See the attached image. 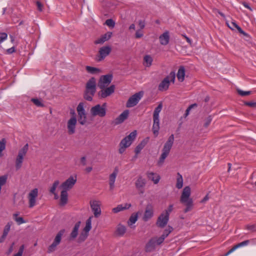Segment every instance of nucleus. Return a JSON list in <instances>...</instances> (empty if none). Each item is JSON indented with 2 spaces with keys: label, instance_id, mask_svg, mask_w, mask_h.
Returning a JSON list of instances; mask_svg holds the SVG:
<instances>
[{
  "label": "nucleus",
  "instance_id": "53",
  "mask_svg": "<svg viewBox=\"0 0 256 256\" xmlns=\"http://www.w3.org/2000/svg\"><path fill=\"white\" fill-rule=\"evenodd\" d=\"M88 234L85 233L84 232H82L79 236V238H78L79 242L84 241L88 237Z\"/></svg>",
  "mask_w": 256,
  "mask_h": 256
},
{
  "label": "nucleus",
  "instance_id": "59",
  "mask_svg": "<svg viewBox=\"0 0 256 256\" xmlns=\"http://www.w3.org/2000/svg\"><path fill=\"white\" fill-rule=\"evenodd\" d=\"M138 24L139 26L140 27V30H142L145 27V22L142 20H138Z\"/></svg>",
  "mask_w": 256,
  "mask_h": 256
},
{
  "label": "nucleus",
  "instance_id": "32",
  "mask_svg": "<svg viewBox=\"0 0 256 256\" xmlns=\"http://www.w3.org/2000/svg\"><path fill=\"white\" fill-rule=\"evenodd\" d=\"M80 222H78L75 224L74 228H73V230L70 234V238H75L77 236L78 234V230L80 226Z\"/></svg>",
  "mask_w": 256,
  "mask_h": 256
},
{
  "label": "nucleus",
  "instance_id": "33",
  "mask_svg": "<svg viewBox=\"0 0 256 256\" xmlns=\"http://www.w3.org/2000/svg\"><path fill=\"white\" fill-rule=\"evenodd\" d=\"M92 216H90L86 221V226L84 228L83 231L85 233L88 234V232L92 228Z\"/></svg>",
  "mask_w": 256,
  "mask_h": 256
},
{
  "label": "nucleus",
  "instance_id": "1",
  "mask_svg": "<svg viewBox=\"0 0 256 256\" xmlns=\"http://www.w3.org/2000/svg\"><path fill=\"white\" fill-rule=\"evenodd\" d=\"M190 190H191L189 186L184 187L180 198V202L186 206V208L184 210V213L190 212L193 208V201L190 198Z\"/></svg>",
  "mask_w": 256,
  "mask_h": 256
},
{
  "label": "nucleus",
  "instance_id": "41",
  "mask_svg": "<svg viewBox=\"0 0 256 256\" xmlns=\"http://www.w3.org/2000/svg\"><path fill=\"white\" fill-rule=\"evenodd\" d=\"M144 60L146 63V66H151L153 60L150 56L146 55V56H144Z\"/></svg>",
  "mask_w": 256,
  "mask_h": 256
},
{
  "label": "nucleus",
  "instance_id": "10",
  "mask_svg": "<svg viewBox=\"0 0 256 256\" xmlns=\"http://www.w3.org/2000/svg\"><path fill=\"white\" fill-rule=\"evenodd\" d=\"M112 48L109 46H104L100 48L98 54L96 56V60L100 62L102 60L111 52Z\"/></svg>",
  "mask_w": 256,
  "mask_h": 256
},
{
  "label": "nucleus",
  "instance_id": "36",
  "mask_svg": "<svg viewBox=\"0 0 256 256\" xmlns=\"http://www.w3.org/2000/svg\"><path fill=\"white\" fill-rule=\"evenodd\" d=\"M176 186L178 189L182 188L183 186V178L182 176L178 172L177 174L176 183Z\"/></svg>",
  "mask_w": 256,
  "mask_h": 256
},
{
  "label": "nucleus",
  "instance_id": "31",
  "mask_svg": "<svg viewBox=\"0 0 256 256\" xmlns=\"http://www.w3.org/2000/svg\"><path fill=\"white\" fill-rule=\"evenodd\" d=\"M176 76L180 82H182L184 80L185 76V68L184 66H180V67Z\"/></svg>",
  "mask_w": 256,
  "mask_h": 256
},
{
  "label": "nucleus",
  "instance_id": "34",
  "mask_svg": "<svg viewBox=\"0 0 256 256\" xmlns=\"http://www.w3.org/2000/svg\"><path fill=\"white\" fill-rule=\"evenodd\" d=\"M126 232V228L122 224H118L117 226L116 233L119 236H123Z\"/></svg>",
  "mask_w": 256,
  "mask_h": 256
},
{
  "label": "nucleus",
  "instance_id": "22",
  "mask_svg": "<svg viewBox=\"0 0 256 256\" xmlns=\"http://www.w3.org/2000/svg\"><path fill=\"white\" fill-rule=\"evenodd\" d=\"M112 35V32H108L105 34L102 35L100 38H98L94 42V44H103L105 42L109 40Z\"/></svg>",
  "mask_w": 256,
  "mask_h": 256
},
{
  "label": "nucleus",
  "instance_id": "26",
  "mask_svg": "<svg viewBox=\"0 0 256 256\" xmlns=\"http://www.w3.org/2000/svg\"><path fill=\"white\" fill-rule=\"evenodd\" d=\"M12 222H8L5 226L4 229L3 234L2 236L0 238V243H2L4 241L6 237L7 236L8 233L9 232L10 230V228L12 226Z\"/></svg>",
  "mask_w": 256,
  "mask_h": 256
},
{
  "label": "nucleus",
  "instance_id": "9",
  "mask_svg": "<svg viewBox=\"0 0 256 256\" xmlns=\"http://www.w3.org/2000/svg\"><path fill=\"white\" fill-rule=\"evenodd\" d=\"M143 95L142 92H140L130 96L128 100L126 106L128 108L135 106L138 102Z\"/></svg>",
  "mask_w": 256,
  "mask_h": 256
},
{
  "label": "nucleus",
  "instance_id": "62",
  "mask_svg": "<svg viewBox=\"0 0 256 256\" xmlns=\"http://www.w3.org/2000/svg\"><path fill=\"white\" fill-rule=\"evenodd\" d=\"M238 26V25L235 22H231L230 25L228 24V27L232 30H234V28H236Z\"/></svg>",
  "mask_w": 256,
  "mask_h": 256
},
{
  "label": "nucleus",
  "instance_id": "24",
  "mask_svg": "<svg viewBox=\"0 0 256 256\" xmlns=\"http://www.w3.org/2000/svg\"><path fill=\"white\" fill-rule=\"evenodd\" d=\"M160 130V119L159 116H153V125L152 130L154 134L157 136Z\"/></svg>",
  "mask_w": 256,
  "mask_h": 256
},
{
  "label": "nucleus",
  "instance_id": "43",
  "mask_svg": "<svg viewBox=\"0 0 256 256\" xmlns=\"http://www.w3.org/2000/svg\"><path fill=\"white\" fill-rule=\"evenodd\" d=\"M60 184V182L58 180H55L53 183L52 186L50 188V192L52 194H55L56 190L58 184Z\"/></svg>",
  "mask_w": 256,
  "mask_h": 256
},
{
  "label": "nucleus",
  "instance_id": "47",
  "mask_svg": "<svg viewBox=\"0 0 256 256\" xmlns=\"http://www.w3.org/2000/svg\"><path fill=\"white\" fill-rule=\"evenodd\" d=\"M104 24L110 28H113L115 26V22L112 19L110 18L106 20Z\"/></svg>",
  "mask_w": 256,
  "mask_h": 256
},
{
  "label": "nucleus",
  "instance_id": "30",
  "mask_svg": "<svg viewBox=\"0 0 256 256\" xmlns=\"http://www.w3.org/2000/svg\"><path fill=\"white\" fill-rule=\"evenodd\" d=\"M131 206L130 204H119L116 207L112 208V210L114 213H117L124 210L129 208Z\"/></svg>",
  "mask_w": 256,
  "mask_h": 256
},
{
  "label": "nucleus",
  "instance_id": "25",
  "mask_svg": "<svg viewBox=\"0 0 256 256\" xmlns=\"http://www.w3.org/2000/svg\"><path fill=\"white\" fill-rule=\"evenodd\" d=\"M160 44L162 45H167L170 41L169 32L166 31L159 36Z\"/></svg>",
  "mask_w": 256,
  "mask_h": 256
},
{
  "label": "nucleus",
  "instance_id": "63",
  "mask_svg": "<svg viewBox=\"0 0 256 256\" xmlns=\"http://www.w3.org/2000/svg\"><path fill=\"white\" fill-rule=\"evenodd\" d=\"M236 28L238 30L240 33L243 34L244 36L246 35V34L238 26L236 27Z\"/></svg>",
  "mask_w": 256,
  "mask_h": 256
},
{
  "label": "nucleus",
  "instance_id": "17",
  "mask_svg": "<svg viewBox=\"0 0 256 256\" xmlns=\"http://www.w3.org/2000/svg\"><path fill=\"white\" fill-rule=\"evenodd\" d=\"M76 118L74 116L72 117L68 122L67 128L69 134H72L76 132Z\"/></svg>",
  "mask_w": 256,
  "mask_h": 256
},
{
  "label": "nucleus",
  "instance_id": "52",
  "mask_svg": "<svg viewBox=\"0 0 256 256\" xmlns=\"http://www.w3.org/2000/svg\"><path fill=\"white\" fill-rule=\"evenodd\" d=\"M24 244L22 245L19 250L18 252L14 255V256H22L24 250Z\"/></svg>",
  "mask_w": 256,
  "mask_h": 256
},
{
  "label": "nucleus",
  "instance_id": "21",
  "mask_svg": "<svg viewBox=\"0 0 256 256\" xmlns=\"http://www.w3.org/2000/svg\"><path fill=\"white\" fill-rule=\"evenodd\" d=\"M118 168H115L114 172L110 175L109 176V184L110 189L112 190L114 188V182L116 181V177L118 174Z\"/></svg>",
  "mask_w": 256,
  "mask_h": 256
},
{
  "label": "nucleus",
  "instance_id": "5",
  "mask_svg": "<svg viewBox=\"0 0 256 256\" xmlns=\"http://www.w3.org/2000/svg\"><path fill=\"white\" fill-rule=\"evenodd\" d=\"M28 150V144H26L18 150V156L15 160V167L16 170H18L22 168L24 157L26 155Z\"/></svg>",
  "mask_w": 256,
  "mask_h": 256
},
{
  "label": "nucleus",
  "instance_id": "46",
  "mask_svg": "<svg viewBox=\"0 0 256 256\" xmlns=\"http://www.w3.org/2000/svg\"><path fill=\"white\" fill-rule=\"evenodd\" d=\"M236 91H237L238 93V94H240V96H248L252 94L251 91H243L240 89H237Z\"/></svg>",
  "mask_w": 256,
  "mask_h": 256
},
{
  "label": "nucleus",
  "instance_id": "6",
  "mask_svg": "<svg viewBox=\"0 0 256 256\" xmlns=\"http://www.w3.org/2000/svg\"><path fill=\"white\" fill-rule=\"evenodd\" d=\"M106 104L102 105L98 104L91 108L90 112L92 116H98L102 118L106 116Z\"/></svg>",
  "mask_w": 256,
  "mask_h": 256
},
{
  "label": "nucleus",
  "instance_id": "45",
  "mask_svg": "<svg viewBox=\"0 0 256 256\" xmlns=\"http://www.w3.org/2000/svg\"><path fill=\"white\" fill-rule=\"evenodd\" d=\"M162 108V103L160 102L158 106L155 108L153 116H159V114L161 112Z\"/></svg>",
  "mask_w": 256,
  "mask_h": 256
},
{
  "label": "nucleus",
  "instance_id": "29",
  "mask_svg": "<svg viewBox=\"0 0 256 256\" xmlns=\"http://www.w3.org/2000/svg\"><path fill=\"white\" fill-rule=\"evenodd\" d=\"M147 176L149 180H152L154 184H158L160 180V176L156 174H155L153 172H148Z\"/></svg>",
  "mask_w": 256,
  "mask_h": 256
},
{
  "label": "nucleus",
  "instance_id": "60",
  "mask_svg": "<svg viewBox=\"0 0 256 256\" xmlns=\"http://www.w3.org/2000/svg\"><path fill=\"white\" fill-rule=\"evenodd\" d=\"M14 243L12 242V244L11 246H10V248H8V252H6V254L8 255L10 254L12 252V251L14 250Z\"/></svg>",
  "mask_w": 256,
  "mask_h": 256
},
{
  "label": "nucleus",
  "instance_id": "14",
  "mask_svg": "<svg viewBox=\"0 0 256 256\" xmlns=\"http://www.w3.org/2000/svg\"><path fill=\"white\" fill-rule=\"evenodd\" d=\"M158 238L154 237L150 240L146 246V251L151 252L154 251L156 246L160 245L162 243H158Z\"/></svg>",
  "mask_w": 256,
  "mask_h": 256
},
{
  "label": "nucleus",
  "instance_id": "54",
  "mask_svg": "<svg viewBox=\"0 0 256 256\" xmlns=\"http://www.w3.org/2000/svg\"><path fill=\"white\" fill-rule=\"evenodd\" d=\"M212 120V117L211 116H209L208 118L205 119V122L204 124V126L207 128L210 124Z\"/></svg>",
  "mask_w": 256,
  "mask_h": 256
},
{
  "label": "nucleus",
  "instance_id": "55",
  "mask_svg": "<svg viewBox=\"0 0 256 256\" xmlns=\"http://www.w3.org/2000/svg\"><path fill=\"white\" fill-rule=\"evenodd\" d=\"M143 36V32L141 30H138L136 31L135 36L136 38H139Z\"/></svg>",
  "mask_w": 256,
  "mask_h": 256
},
{
  "label": "nucleus",
  "instance_id": "39",
  "mask_svg": "<svg viewBox=\"0 0 256 256\" xmlns=\"http://www.w3.org/2000/svg\"><path fill=\"white\" fill-rule=\"evenodd\" d=\"M31 102H32L36 106L38 107H44V104L42 102V99H38L37 98H32L31 99Z\"/></svg>",
  "mask_w": 256,
  "mask_h": 256
},
{
  "label": "nucleus",
  "instance_id": "12",
  "mask_svg": "<svg viewBox=\"0 0 256 256\" xmlns=\"http://www.w3.org/2000/svg\"><path fill=\"white\" fill-rule=\"evenodd\" d=\"M101 90L98 92V94L100 98H104L113 94L115 90V86L112 84L109 87H106L104 89H100Z\"/></svg>",
  "mask_w": 256,
  "mask_h": 256
},
{
  "label": "nucleus",
  "instance_id": "19",
  "mask_svg": "<svg viewBox=\"0 0 256 256\" xmlns=\"http://www.w3.org/2000/svg\"><path fill=\"white\" fill-rule=\"evenodd\" d=\"M146 184V180L142 176H139L136 182L135 185L138 190L141 193L144 192V188Z\"/></svg>",
  "mask_w": 256,
  "mask_h": 256
},
{
  "label": "nucleus",
  "instance_id": "2",
  "mask_svg": "<svg viewBox=\"0 0 256 256\" xmlns=\"http://www.w3.org/2000/svg\"><path fill=\"white\" fill-rule=\"evenodd\" d=\"M96 90V80L91 78L86 84V88L84 93V98L88 101H92Z\"/></svg>",
  "mask_w": 256,
  "mask_h": 256
},
{
  "label": "nucleus",
  "instance_id": "3",
  "mask_svg": "<svg viewBox=\"0 0 256 256\" xmlns=\"http://www.w3.org/2000/svg\"><path fill=\"white\" fill-rule=\"evenodd\" d=\"M174 140V135L172 134L168 138L167 141L164 144L162 149V153L158 162V164L161 166L164 164L165 159L170 154V150L172 146Z\"/></svg>",
  "mask_w": 256,
  "mask_h": 256
},
{
  "label": "nucleus",
  "instance_id": "64",
  "mask_svg": "<svg viewBox=\"0 0 256 256\" xmlns=\"http://www.w3.org/2000/svg\"><path fill=\"white\" fill-rule=\"evenodd\" d=\"M7 53L8 54H11L15 52V48L14 47H12L11 48H10L6 50Z\"/></svg>",
  "mask_w": 256,
  "mask_h": 256
},
{
  "label": "nucleus",
  "instance_id": "57",
  "mask_svg": "<svg viewBox=\"0 0 256 256\" xmlns=\"http://www.w3.org/2000/svg\"><path fill=\"white\" fill-rule=\"evenodd\" d=\"M80 164L84 166L86 164V158L85 156H82L80 160Z\"/></svg>",
  "mask_w": 256,
  "mask_h": 256
},
{
  "label": "nucleus",
  "instance_id": "23",
  "mask_svg": "<svg viewBox=\"0 0 256 256\" xmlns=\"http://www.w3.org/2000/svg\"><path fill=\"white\" fill-rule=\"evenodd\" d=\"M128 114L129 111L128 110H124L114 120V124L117 125L123 122L128 118Z\"/></svg>",
  "mask_w": 256,
  "mask_h": 256
},
{
  "label": "nucleus",
  "instance_id": "48",
  "mask_svg": "<svg viewBox=\"0 0 256 256\" xmlns=\"http://www.w3.org/2000/svg\"><path fill=\"white\" fill-rule=\"evenodd\" d=\"M76 110L78 114L85 112L84 109V104L82 102H80Z\"/></svg>",
  "mask_w": 256,
  "mask_h": 256
},
{
  "label": "nucleus",
  "instance_id": "44",
  "mask_svg": "<svg viewBox=\"0 0 256 256\" xmlns=\"http://www.w3.org/2000/svg\"><path fill=\"white\" fill-rule=\"evenodd\" d=\"M18 214H13L14 218L18 224H20L25 222V221L22 217H18Z\"/></svg>",
  "mask_w": 256,
  "mask_h": 256
},
{
  "label": "nucleus",
  "instance_id": "16",
  "mask_svg": "<svg viewBox=\"0 0 256 256\" xmlns=\"http://www.w3.org/2000/svg\"><path fill=\"white\" fill-rule=\"evenodd\" d=\"M90 205L94 216L98 218L101 214L100 202L96 200L90 201Z\"/></svg>",
  "mask_w": 256,
  "mask_h": 256
},
{
  "label": "nucleus",
  "instance_id": "13",
  "mask_svg": "<svg viewBox=\"0 0 256 256\" xmlns=\"http://www.w3.org/2000/svg\"><path fill=\"white\" fill-rule=\"evenodd\" d=\"M76 182V178L70 176L60 186V188L62 190H68L72 189Z\"/></svg>",
  "mask_w": 256,
  "mask_h": 256
},
{
  "label": "nucleus",
  "instance_id": "35",
  "mask_svg": "<svg viewBox=\"0 0 256 256\" xmlns=\"http://www.w3.org/2000/svg\"><path fill=\"white\" fill-rule=\"evenodd\" d=\"M86 70L90 74H98L101 72L100 69L90 66H86Z\"/></svg>",
  "mask_w": 256,
  "mask_h": 256
},
{
  "label": "nucleus",
  "instance_id": "4",
  "mask_svg": "<svg viewBox=\"0 0 256 256\" xmlns=\"http://www.w3.org/2000/svg\"><path fill=\"white\" fill-rule=\"evenodd\" d=\"M136 136V131L134 130L130 132V134L124 138L119 144L120 148L118 152L122 154L124 152L126 148H128L132 142L134 140Z\"/></svg>",
  "mask_w": 256,
  "mask_h": 256
},
{
  "label": "nucleus",
  "instance_id": "27",
  "mask_svg": "<svg viewBox=\"0 0 256 256\" xmlns=\"http://www.w3.org/2000/svg\"><path fill=\"white\" fill-rule=\"evenodd\" d=\"M68 202V194L66 190H62L60 196V206H65Z\"/></svg>",
  "mask_w": 256,
  "mask_h": 256
},
{
  "label": "nucleus",
  "instance_id": "7",
  "mask_svg": "<svg viewBox=\"0 0 256 256\" xmlns=\"http://www.w3.org/2000/svg\"><path fill=\"white\" fill-rule=\"evenodd\" d=\"M175 78L176 75L174 72H170V74L166 77L160 84L158 86V90L160 91L167 90L169 88L170 81L174 82Z\"/></svg>",
  "mask_w": 256,
  "mask_h": 256
},
{
  "label": "nucleus",
  "instance_id": "15",
  "mask_svg": "<svg viewBox=\"0 0 256 256\" xmlns=\"http://www.w3.org/2000/svg\"><path fill=\"white\" fill-rule=\"evenodd\" d=\"M38 196V189L35 188L32 190L28 195V198L29 202V208H33L36 202V198Z\"/></svg>",
  "mask_w": 256,
  "mask_h": 256
},
{
  "label": "nucleus",
  "instance_id": "50",
  "mask_svg": "<svg viewBox=\"0 0 256 256\" xmlns=\"http://www.w3.org/2000/svg\"><path fill=\"white\" fill-rule=\"evenodd\" d=\"M247 230H250L252 232H256V224H248L246 226Z\"/></svg>",
  "mask_w": 256,
  "mask_h": 256
},
{
  "label": "nucleus",
  "instance_id": "51",
  "mask_svg": "<svg viewBox=\"0 0 256 256\" xmlns=\"http://www.w3.org/2000/svg\"><path fill=\"white\" fill-rule=\"evenodd\" d=\"M173 209L174 205L172 204H170L168 208L165 210V212L164 213L169 216L170 213L173 210Z\"/></svg>",
  "mask_w": 256,
  "mask_h": 256
},
{
  "label": "nucleus",
  "instance_id": "38",
  "mask_svg": "<svg viewBox=\"0 0 256 256\" xmlns=\"http://www.w3.org/2000/svg\"><path fill=\"white\" fill-rule=\"evenodd\" d=\"M78 121L79 123L84 125L86 122V114L85 112L78 114Z\"/></svg>",
  "mask_w": 256,
  "mask_h": 256
},
{
  "label": "nucleus",
  "instance_id": "20",
  "mask_svg": "<svg viewBox=\"0 0 256 256\" xmlns=\"http://www.w3.org/2000/svg\"><path fill=\"white\" fill-rule=\"evenodd\" d=\"M154 216V211L151 205H148L146 206V210L142 218L144 222H147L150 220Z\"/></svg>",
  "mask_w": 256,
  "mask_h": 256
},
{
  "label": "nucleus",
  "instance_id": "61",
  "mask_svg": "<svg viewBox=\"0 0 256 256\" xmlns=\"http://www.w3.org/2000/svg\"><path fill=\"white\" fill-rule=\"evenodd\" d=\"M36 6L38 7V10L40 12L42 11L43 5L42 4V3L39 1H37L36 2Z\"/></svg>",
  "mask_w": 256,
  "mask_h": 256
},
{
  "label": "nucleus",
  "instance_id": "8",
  "mask_svg": "<svg viewBox=\"0 0 256 256\" xmlns=\"http://www.w3.org/2000/svg\"><path fill=\"white\" fill-rule=\"evenodd\" d=\"M112 80V74H108L106 75L102 76L98 80V86L100 89H104L111 83Z\"/></svg>",
  "mask_w": 256,
  "mask_h": 256
},
{
  "label": "nucleus",
  "instance_id": "11",
  "mask_svg": "<svg viewBox=\"0 0 256 256\" xmlns=\"http://www.w3.org/2000/svg\"><path fill=\"white\" fill-rule=\"evenodd\" d=\"M65 232V230H61L56 234L54 241L48 248V253L52 252L55 250L56 248L58 245L61 241L62 236Z\"/></svg>",
  "mask_w": 256,
  "mask_h": 256
},
{
  "label": "nucleus",
  "instance_id": "58",
  "mask_svg": "<svg viewBox=\"0 0 256 256\" xmlns=\"http://www.w3.org/2000/svg\"><path fill=\"white\" fill-rule=\"evenodd\" d=\"M8 35L6 33L3 32L0 34V44L7 38Z\"/></svg>",
  "mask_w": 256,
  "mask_h": 256
},
{
  "label": "nucleus",
  "instance_id": "42",
  "mask_svg": "<svg viewBox=\"0 0 256 256\" xmlns=\"http://www.w3.org/2000/svg\"><path fill=\"white\" fill-rule=\"evenodd\" d=\"M146 145V142L143 140L136 148L134 152L136 154H138L142 150L144 147Z\"/></svg>",
  "mask_w": 256,
  "mask_h": 256
},
{
  "label": "nucleus",
  "instance_id": "28",
  "mask_svg": "<svg viewBox=\"0 0 256 256\" xmlns=\"http://www.w3.org/2000/svg\"><path fill=\"white\" fill-rule=\"evenodd\" d=\"M173 228L172 227L168 226V228L166 229L163 234L158 238V243H162L164 239L169 235V234L172 231Z\"/></svg>",
  "mask_w": 256,
  "mask_h": 256
},
{
  "label": "nucleus",
  "instance_id": "40",
  "mask_svg": "<svg viewBox=\"0 0 256 256\" xmlns=\"http://www.w3.org/2000/svg\"><path fill=\"white\" fill-rule=\"evenodd\" d=\"M6 140L2 138L0 140V158L3 156L2 151L6 148Z\"/></svg>",
  "mask_w": 256,
  "mask_h": 256
},
{
  "label": "nucleus",
  "instance_id": "49",
  "mask_svg": "<svg viewBox=\"0 0 256 256\" xmlns=\"http://www.w3.org/2000/svg\"><path fill=\"white\" fill-rule=\"evenodd\" d=\"M197 106V104H192L191 105H190L188 108L186 110V112L184 114V116L185 117H186L188 114H189V113H190V111L194 108V107H196Z\"/></svg>",
  "mask_w": 256,
  "mask_h": 256
},
{
  "label": "nucleus",
  "instance_id": "18",
  "mask_svg": "<svg viewBox=\"0 0 256 256\" xmlns=\"http://www.w3.org/2000/svg\"><path fill=\"white\" fill-rule=\"evenodd\" d=\"M169 216L163 212L158 216L156 224L158 226L163 228L167 224Z\"/></svg>",
  "mask_w": 256,
  "mask_h": 256
},
{
  "label": "nucleus",
  "instance_id": "37",
  "mask_svg": "<svg viewBox=\"0 0 256 256\" xmlns=\"http://www.w3.org/2000/svg\"><path fill=\"white\" fill-rule=\"evenodd\" d=\"M138 214H132L128 222V224L129 226H132L133 224H134L138 220Z\"/></svg>",
  "mask_w": 256,
  "mask_h": 256
},
{
  "label": "nucleus",
  "instance_id": "56",
  "mask_svg": "<svg viewBox=\"0 0 256 256\" xmlns=\"http://www.w3.org/2000/svg\"><path fill=\"white\" fill-rule=\"evenodd\" d=\"M244 104L251 108L256 107V102H246Z\"/></svg>",
  "mask_w": 256,
  "mask_h": 256
}]
</instances>
